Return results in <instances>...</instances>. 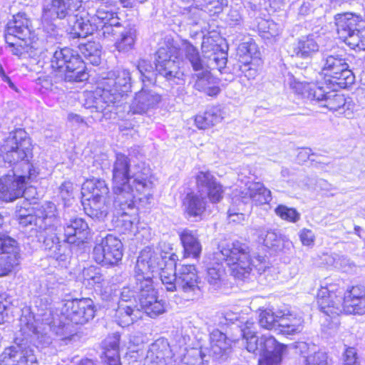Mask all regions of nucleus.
<instances>
[{
	"instance_id": "35",
	"label": "nucleus",
	"mask_w": 365,
	"mask_h": 365,
	"mask_svg": "<svg viewBox=\"0 0 365 365\" xmlns=\"http://www.w3.org/2000/svg\"><path fill=\"white\" fill-rule=\"evenodd\" d=\"M222 119L220 107L213 106L208 108L204 113L197 115L195 124L199 129H207L220 123Z\"/></svg>"
},
{
	"instance_id": "55",
	"label": "nucleus",
	"mask_w": 365,
	"mask_h": 365,
	"mask_svg": "<svg viewBox=\"0 0 365 365\" xmlns=\"http://www.w3.org/2000/svg\"><path fill=\"white\" fill-rule=\"evenodd\" d=\"M156 253L158 255V257L160 260H162V255L168 256L170 254L175 255L173 252V247L170 243H167L165 242H161L159 243L158 247L157 250L151 247Z\"/></svg>"
},
{
	"instance_id": "24",
	"label": "nucleus",
	"mask_w": 365,
	"mask_h": 365,
	"mask_svg": "<svg viewBox=\"0 0 365 365\" xmlns=\"http://www.w3.org/2000/svg\"><path fill=\"white\" fill-rule=\"evenodd\" d=\"M13 38L38 41L31 32V21L24 13L14 16L13 21H9L7 25L5 39L9 41Z\"/></svg>"
},
{
	"instance_id": "18",
	"label": "nucleus",
	"mask_w": 365,
	"mask_h": 365,
	"mask_svg": "<svg viewBox=\"0 0 365 365\" xmlns=\"http://www.w3.org/2000/svg\"><path fill=\"white\" fill-rule=\"evenodd\" d=\"M155 253V257H152L149 264H153L155 267L150 269L151 279L153 277V273L158 272L162 283L169 292L176 291V281L178 272H176V262L178 260L177 255L170 254L168 256L162 255V260H160L158 253H156L150 247H149ZM153 282V279H151Z\"/></svg>"
},
{
	"instance_id": "26",
	"label": "nucleus",
	"mask_w": 365,
	"mask_h": 365,
	"mask_svg": "<svg viewBox=\"0 0 365 365\" xmlns=\"http://www.w3.org/2000/svg\"><path fill=\"white\" fill-rule=\"evenodd\" d=\"M156 56V71L167 79L177 77L179 73V66L175 61L176 58L171 55L170 49L167 47H161L158 50Z\"/></svg>"
},
{
	"instance_id": "20",
	"label": "nucleus",
	"mask_w": 365,
	"mask_h": 365,
	"mask_svg": "<svg viewBox=\"0 0 365 365\" xmlns=\"http://www.w3.org/2000/svg\"><path fill=\"white\" fill-rule=\"evenodd\" d=\"M61 314L76 324H85L94 317L93 302L89 298L64 300L61 304Z\"/></svg>"
},
{
	"instance_id": "33",
	"label": "nucleus",
	"mask_w": 365,
	"mask_h": 365,
	"mask_svg": "<svg viewBox=\"0 0 365 365\" xmlns=\"http://www.w3.org/2000/svg\"><path fill=\"white\" fill-rule=\"evenodd\" d=\"M319 44L313 35L302 36L293 46V53L297 57L307 58L319 51Z\"/></svg>"
},
{
	"instance_id": "23",
	"label": "nucleus",
	"mask_w": 365,
	"mask_h": 365,
	"mask_svg": "<svg viewBox=\"0 0 365 365\" xmlns=\"http://www.w3.org/2000/svg\"><path fill=\"white\" fill-rule=\"evenodd\" d=\"M25 189V176H17L12 171L0 178V200L5 202H13L23 196Z\"/></svg>"
},
{
	"instance_id": "58",
	"label": "nucleus",
	"mask_w": 365,
	"mask_h": 365,
	"mask_svg": "<svg viewBox=\"0 0 365 365\" xmlns=\"http://www.w3.org/2000/svg\"><path fill=\"white\" fill-rule=\"evenodd\" d=\"M138 71L142 74V76H144L146 78H148L145 76V73H150L154 71V68L153 65L146 60H140L138 62V64L137 66Z\"/></svg>"
},
{
	"instance_id": "25",
	"label": "nucleus",
	"mask_w": 365,
	"mask_h": 365,
	"mask_svg": "<svg viewBox=\"0 0 365 365\" xmlns=\"http://www.w3.org/2000/svg\"><path fill=\"white\" fill-rule=\"evenodd\" d=\"M195 179L198 189L202 192H207L211 202L216 203L222 199L224 194L222 186L210 172L199 171Z\"/></svg>"
},
{
	"instance_id": "48",
	"label": "nucleus",
	"mask_w": 365,
	"mask_h": 365,
	"mask_svg": "<svg viewBox=\"0 0 365 365\" xmlns=\"http://www.w3.org/2000/svg\"><path fill=\"white\" fill-rule=\"evenodd\" d=\"M200 6H205L209 11L214 14L220 13L224 6L227 5V0H202Z\"/></svg>"
},
{
	"instance_id": "62",
	"label": "nucleus",
	"mask_w": 365,
	"mask_h": 365,
	"mask_svg": "<svg viewBox=\"0 0 365 365\" xmlns=\"http://www.w3.org/2000/svg\"><path fill=\"white\" fill-rule=\"evenodd\" d=\"M9 305V302L3 294H0V324L4 322L5 312Z\"/></svg>"
},
{
	"instance_id": "37",
	"label": "nucleus",
	"mask_w": 365,
	"mask_h": 365,
	"mask_svg": "<svg viewBox=\"0 0 365 365\" xmlns=\"http://www.w3.org/2000/svg\"><path fill=\"white\" fill-rule=\"evenodd\" d=\"M120 336L113 334L103 341L105 363L107 365H120L118 354Z\"/></svg>"
},
{
	"instance_id": "11",
	"label": "nucleus",
	"mask_w": 365,
	"mask_h": 365,
	"mask_svg": "<svg viewBox=\"0 0 365 365\" xmlns=\"http://www.w3.org/2000/svg\"><path fill=\"white\" fill-rule=\"evenodd\" d=\"M108 193V187L103 180H88L82 185L83 204L88 215L99 220L107 215L110 204Z\"/></svg>"
},
{
	"instance_id": "43",
	"label": "nucleus",
	"mask_w": 365,
	"mask_h": 365,
	"mask_svg": "<svg viewBox=\"0 0 365 365\" xmlns=\"http://www.w3.org/2000/svg\"><path fill=\"white\" fill-rule=\"evenodd\" d=\"M83 277L84 279L88 282V284L95 288H101L108 283L103 276L93 267L85 269L83 271Z\"/></svg>"
},
{
	"instance_id": "41",
	"label": "nucleus",
	"mask_w": 365,
	"mask_h": 365,
	"mask_svg": "<svg viewBox=\"0 0 365 365\" xmlns=\"http://www.w3.org/2000/svg\"><path fill=\"white\" fill-rule=\"evenodd\" d=\"M57 227L50 228L46 231H41V235L43 237V247L45 250L51 252V256L53 257H58L60 251V241L59 238L56 233Z\"/></svg>"
},
{
	"instance_id": "21",
	"label": "nucleus",
	"mask_w": 365,
	"mask_h": 365,
	"mask_svg": "<svg viewBox=\"0 0 365 365\" xmlns=\"http://www.w3.org/2000/svg\"><path fill=\"white\" fill-rule=\"evenodd\" d=\"M19 263L16 241L4 234H0V277L11 273Z\"/></svg>"
},
{
	"instance_id": "49",
	"label": "nucleus",
	"mask_w": 365,
	"mask_h": 365,
	"mask_svg": "<svg viewBox=\"0 0 365 365\" xmlns=\"http://www.w3.org/2000/svg\"><path fill=\"white\" fill-rule=\"evenodd\" d=\"M344 365H361L356 350L354 347H347L343 354Z\"/></svg>"
},
{
	"instance_id": "59",
	"label": "nucleus",
	"mask_w": 365,
	"mask_h": 365,
	"mask_svg": "<svg viewBox=\"0 0 365 365\" xmlns=\"http://www.w3.org/2000/svg\"><path fill=\"white\" fill-rule=\"evenodd\" d=\"M227 21L230 26H237L242 22V16L237 10H230L228 16Z\"/></svg>"
},
{
	"instance_id": "61",
	"label": "nucleus",
	"mask_w": 365,
	"mask_h": 365,
	"mask_svg": "<svg viewBox=\"0 0 365 365\" xmlns=\"http://www.w3.org/2000/svg\"><path fill=\"white\" fill-rule=\"evenodd\" d=\"M68 327L63 324L61 327H58L54 329V331L56 334L60 337L61 339H66L69 338L71 336V332L68 331Z\"/></svg>"
},
{
	"instance_id": "4",
	"label": "nucleus",
	"mask_w": 365,
	"mask_h": 365,
	"mask_svg": "<svg viewBox=\"0 0 365 365\" xmlns=\"http://www.w3.org/2000/svg\"><path fill=\"white\" fill-rule=\"evenodd\" d=\"M82 0H43L41 21L44 28L51 27L57 19L68 21L67 31L71 38H86L95 30V24L84 11H81Z\"/></svg>"
},
{
	"instance_id": "1",
	"label": "nucleus",
	"mask_w": 365,
	"mask_h": 365,
	"mask_svg": "<svg viewBox=\"0 0 365 365\" xmlns=\"http://www.w3.org/2000/svg\"><path fill=\"white\" fill-rule=\"evenodd\" d=\"M114 206L122 210V226L125 231L133 232L137 221L125 210H133L138 205L145 206L153 197L155 177L150 168L143 162L131 165L128 156L117 153L112 170Z\"/></svg>"
},
{
	"instance_id": "3",
	"label": "nucleus",
	"mask_w": 365,
	"mask_h": 365,
	"mask_svg": "<svg viewBox=\"0 0 365 365\" xmlns=\"http://www.w3.org/2000/svg\"><path fill=\"white\" fill-rule=\"evenodd\" d=\"M339 279L327 278L322 282L317 295L320 310L329 316L365 314V287L353 286L344 292Z\"/></svg>"
},
{
	"instance_id": "15",
	"label": "nucleus",
	"mask_w": 365,
	"mask_h": 365,
	"mask_svg": "<svg viewBox=\"0 0 365 365\" xmlns=\"http://www.w3.org/2000/svg\"><path fill=\"white\" fill-rule=\"evenodd\" d=\"M259 325L266 329H274L282 334L291 335L302 330L300 318L286 316L282 312H274L270 309L262 310L259 315Z\"/></svg>"
},
{
	"instance_id": "16",
	"label": "nucleus",
	"mask_w": 365,
	"mask_h": 365,
	"mask_svg": "<svg viewBox=\"0 0 365 365\" xmlns=\"http://www.w3.org/2000/svg\"><path fill=\"white\" fill-rule=\"evenodd\" d=\"M322 71L325 76L334 78L336 83L342 88L350 86L355 80L346 59L339 54H324L322 59Z\"/></svg>"
},
{
	"instance_id": "52",
	"label": "nucleus",
	"mask_w": 365,
	"mask_h": 365,
	"mask_svg": "<svg viewBox=\"0 0 365 365\" xmlns=\"http://www.w3.org/2000/svg\"><path fill=\"white\" fill-rule=\"evenodd\" d=\"M299 237L303 245H314L315 241V235L312 230L307 228L302 229L299 232Z\"/></svg>"
},
{
	"instance_id": "64",
	"label": "nucleus",
	"mask_w": 365,
	"mask_h": 365,
	"mask_svg": "<svg viewBox=\"0 0 365 365\" xmlns=\"http://www.w3.org/2000/svg\"><path fill=\"white\" fill-rule=\"evenodd\" d=\"M311 11H312V6H311L310 3L304 2L300 6V8L299 9V13L301 15L305 16V15H307L308 14H309L311 12Z\"/></svg>"
},
{
	"instance_id": "2",
	"label": "nucleus",
	"mask_w": 365,
	"mask_h": 365,
	"mask_svg": "<svg viewBox=\"0 0 365 365\" xmlns=\"http://www.w3.org/2000/svg\"><path fill=\"white\" fill-rule=\"evenodd\" d=\"M154 257L155 253L150 247H145L140 252L135 267V286L133 289L129 287H123L119 301L136 304L135 295L138 294L139 306L152 318L165 311V303L158 299L157 291L151 282L150 269L155 265L149 263Z\"/></svg>"
},
{
	"instance_id": "63",
	"label": "nucleus",
	"mask_w": 365,
	"mask_h": 365,
	"mask_svg": "<svg viewBox=\"0 0 365 365\" xmlns=\"http://www.w3.org/2000/svg\"><path fill=\"white\" fill-rule=\"evenodd\" d=\"M36 218H37V213L36 212L35 215H27L25 217L20 218L19 220V224H21L23 226H28L29 225H32L33 223L36 226Z\"/></svg>"
},
{
	"instance_id": "47",
	"label": "nucleus",
	"mask_w": 365,
	"mask_h": 365,
	"mask_svg": "<svg viewBox=\"0 0 365 365\" xmlns=\"http://www.w3.org/2000/svg\"><path fill=\"white\" fill-rule=\"evenodd\" d=\"M223 271L217 264L216 267H208L206 279L210 284L218 287L220 284Z\"/></svg>"
},
{
	"instance_id": "54",
	"label": "nucleus",
	"mask_w": 365,
	"mask_h": 365,
	"mask_svg": "<svg viewBox=\"0 0 365 365\" xmlns=\"http://www.w3.org/2000/svg\"><path fill=\"white\" fill-rule=\"evenodd\" d=\"M23 205L24 206L17 205L16 207V215L18 220H19L20 218L25 217L27 215L32 214L33 210L31 207V203L27 200L23 201Z\"/></svg>"
},
{
	"instance_id": "29",
	"label": "nucleus",
	"mask_w": 365,
	"mask_h": 365,
	"mask_svg": "<svg viewBox=\"0 0 365 365\" xmlns=\"http://www.w3.org/2000/svg\"><path fill=\"white\" fill-rule=\"evenodd\" d=\"M64 240L68 243H83L89 236L88 225L82 218L71 220L64 227Z\"/></svg>"
},
{
	"instance_id": "27",
	"label": "nucleus",
	"mask_w": 365,
	"mask_h": 365,
	"mask_svg": "<svg viewBox=\"0 0 365 365\" xmlns=\"http://www.w3.org/2000/svg\"><path fill=\"white\" fill-rule=\"evenodd\" d=\"M161 101V96L152 90L142 88L135 94L130 110L133 114H143L155 108Z\"/></svg>"
},
{
	"instance_id": "60",
	"label": "nucleus",
	"mask_w": 365,
	"mask_h": 365,
	"mask_svg": "<svg viewBox=\"0 0 365 365\" xmlns=\"http://www.w3.org/2000/svg\"><path fill=\"white\" fill-rule=\"evenodd\" d=\"M60 193L63 199L70 197L73 191V184L69 181H66L61 184L59 187Z\"/></svg>"
},
{
	"instance_id": "31",
	"label": "nucleus",
	"mask_w": 365,
	"mask_h": 365,
	"mask_svg": "<svg viewBox=\"0 0 365 365\" xmlns=\"http://www.w3.org/2000/svg\"><path fill=\"white\" fill-rule=\"evenodd\" d=\"M142 310L137 304L119 302L115 310V321L121 327H128L142 318Z\"/></svg>"
},
{
	"instance_id": "40",
	"label": "nucleus",
	"mask_w": 365,
	"mask_h": 365,
	"mask_svg": "<svg viewBox=\"0 0 365 365\" xmlns=\"http://www.w3.org/2000/svg\"><path fill=\"white\" fill-rule=\"evenodd\" d=\"M119 34L120 38L115 43L116 49L120 52H127L131 50L135 41V29L131 27L125 28L121 30Z\"/></svg>"
},
{
	"instance_id": "38",
	"label": "nucleus",
	"mask_w": 365,
	"mask_h": 365,
	"mask_svg": "<svg viewBox=\"0 0 365 365\" xmlns=\"http://www.w3.org/2000/svg\"><path fill=\"white\" fill-rule=\"evenodd\" d=\"M5 41L11 48V53L18 56H21L24 53H31L33 50L36 51L38 48V41L21 38H13L9 41L5 39Z\"/></svg>"
},
{
	"instance_id": "12",
	"label": "nucleus",
	"mask_w": 365,
	"mask_h": 365,
	"mask_svg": "<svg viewBox=\"0 0 365 365\" xmlns=\"http://www.w3.org/2000/svg\"><path fill=\"white\" fill-rule=\"evenodd\" d=\"M0 156L10 165L30 160L32 144L27 133L21 128L16 129L0 140Z\"/></svg>"
},
{
	"instance_id": "17",
	"label": "nucleus",
	"mask_w": 365,
	"mask_h": 365,
	"mask_svg": "<svg viewBox=\"0 0 365 365\" xmlns=\"http://www.w3.org/2000/svg\"><path fill=\"white\" fill-rule=\"evenodd\" d=\"M93 257L98 264L104 266L117 264L123 257V244L120 240L110 234L97 239Z\"/></svg>"
},
{
	"instance_id": "34",
	"label": "nucleus",
	"mask_w": 365,
	"mask_h": 365,
	"mask_svg": "<svg viewBox=\"0 0 365 365\" xmlns=\"http://www.w3.org/2000/svg\"><path fill=\"white\" fill-rule=\"evenodd\" d=\"M180 237L185 255L194 258L198 257L201 253L202 246L198 240L196 232L187 229L183 230L180 234Z\"/></svg>"
},
{
	"instance_id": "7",
	"label": "nucleus",
	"mask_w": 365,
	"mask_h": 365,
	"mask_svg": "<svg viewBox=\"0 0 365 365\" xmlns=\"http://www.w3.org/2000/svg\"><path fill=\"white\" fill-rule=\"evenodd\" d=\"M51 73L59 80L81 82L88 78L85 63L76 51L68 47L56 49L50 58Z\"/></svg>"
},
{
	"instance_id": "51",
	"label": "nucleus",
	"mask_w": 365,
	"mask_h": 365,
	"mask_svg": "<svg viewBox=\"0 0 365 365\" xmlns=\"http://www.w3.org/2000/svg\"><path fill=\"white\" fill-rule=\"evenodd\" d=\"M327 354L323 351L315 352L307 358V365H329Z\"/></svg>"
},
{
	"instance_id": "39",
	"label": "nucleus",
	"mask_w": 365,
	"mask_h": 365,
	"mask_svg": "<svg viewBox=\"0 0 365 365\" xmlns=\"http://www.w3.org/2000/svg\"><path fill=\"white\" fill-rule=\"evenodd\" d=\"M80 51L91 64L98 66L101 61V46L95 41H88L79 47Z\"/></svg>"
},
{
	"instance_id": "28",
	"label": "nucleus",
	"mask_w": 365,
	"mask_h": 365,
	"mask_svg": "<svg viewBox=\"0 0 365 365\" xmlns=\"http://www.w3.org/2000/svg\"><path fill=\"white\" fill-rule=\"evenodd\" d=\"M172 358L173 354L168 341L165 339H158L150 345L145 361L167 365L172 362Z\"/></svg>"
},
{
	"instance_id": "53",
	"label": "nucleus",
	"mask_w": 365,
	"mask_h": 365,
	"mask_svg": "<svg viewBox=\"0 0 365 365\" xmlns=\"http://www.w3.org/2000/svg\"><path fill=\"white\" fill-rule=\"evenodd\" d=\"M334 265L335 267L341 269L344 272H348L352 269L354 264L349 259L344 257L337 256L334 258Z\"/></svg>"
},
{
	"instance_id": "45",
	"label": "nucleus",
	"mask_w": 365,
	"mask_h": 365,
	"mask_svg": "<svg viewBox=\"0 0 365 365\" xmlns=\"http://www.w3.org/2000/svg\"><path fill=\"white\" fill-rule=\"evenodd\" d=\"M258 29L265 38L275 37L279 34L277 24L269 20L261 19L258 23Z\"/></svg>"
},
{
	"instance_id": "44",
	"label": "nucleus",
	"mask_w": 365,
	"mask_h": 365,
	"mask_svg": "<svg viewBox=\"0 0 365 365\" xmlns=\"http://www.w3.org/2000/svg\"><path fill=\"white\" fill-rule=\"evenodd\" d=\"M276 215L282 220L289 222H297L300 219V213L294 208L288 207L285 205H280L275 208Z\"/></svg>"
},
{
	"instance_id": "30",
	"label": "nucleus",
	"mask_w": 365,
	"mask_h": 365,
	"mask_svg": "<svg viewBox=\"0 0 365 365\" xmlns=\"http://www.w3.org/2000/svg\"><path fill=\"white\" fill-rule=\"evenodd\" d=\"M199 277L194 265H182L178 270L176 290L178 288L185 292H195L199 289Z\"/></svg>"
},
{
	"instance_id": "14",
	"label": "nucleus",
	"mask_w": 365,
	"mask_h": 365,
	"mask_svg": "<svg viewBox=\"0 0 365 365\" xmlns=\"http://www.w3.org/2000/svg\"><path fill=\"white\" fill-rule=\"evenodd\" d=\"M182 50L192 69L196 72L193 76L195 78V88L210 96L218 94L220 88L215 84V79L211 76L206 63L200 57L197 48L190 43L185 41Z\"/></svg>"
},
{
	"instance_id": "13",
	"label": "nucleus",
	"mask_w": 365,
	"mask_h": 365,
	"mask_svg": "<svg viewBox=\"0 0 365 365\" xmlns=\"http://www.w3.org/2000/svg\"><path fill=\"white\" fill-rule=\"evenodd\" d=\"M339 37L352 49L364 50L362 18L353 13L338 14L334 17Z\"/></svg>"
},
{
	"instance_id": "10",
	"label": "nucleus",
	"mask_w": 365,
	"mask_h": 365,
	"mask_svg": "<svg viewBox=\"0 0 365 365\" xmlns=\"http://www.w3.org/2000/svg\"><path fill=\"white\" fill-rule=\"evenodd\" d=\"M293 88L300 93L304 98L314 101L319 107L332 112L344 113L349 109L350 103L346 102L344 95L329 90L327 86H320L314 83L295 82L291 84Z\"/></svg>"
},
{
	"instance_id": "6",
	"label": "nucleus",
	"mask_w": 365,
	"mask_h": 365,
	"mask_svg": "<svg viewBox=\"0 0 365 365\" xmlns=\"http://www.w3.org/2000/svg\"><path fill=\"white\" fill-rule=\"evenodd\" d=\"M130 73L127 69L118 68L110 71L108 77L101 83V87H98L91 94L93 104L89 106L103 112L108 107L120 106L127 93L130 91Z\"/></svg>"
},
{
	"instance_id": "36",
	"label": "nucleus",
	"mask_w": 365,
	"mask_h": 365,
	"mask_svg": "<svg viewBox=\"0 0 365 365\" xmlns=\"http://www.w3.org/2000/svg\"><path fill=\"white\" fill-rule=\"evenodd\" d=\"M183 205L185 212L190 217H199L205 210V199L195 192L186 195L183 200Z\"/></svg>"
},
{
	"instance_id": "46",
	"label": "nucleus",
	"mask_w": 365,
	"mask_h": 365,
	"mask_svg": "<svg viewBox=\"0 0 365 365\" xmlns=\"http://www.w3.org/2000/svg\"><path fill=\"white\" fill-rule=\"evenodd\" d=\"M259 242L268 248L279 246L280 238L273 231H262L259 235Z\"/></svg>"
},
{
	"instance_id": "57",
	"label": "nucleus",
	"mask_w": 365,
	"mask_h": 365,
	"mask_svg": "<svg viewBox=\"0 0 365 365\" xmlns=\"http://www.w3.org/2000/svg\"><path fill=\"white\" fill-rule=\"evenodd\" d=\"M30 160L28 161H23L21 163L24 166V169L26 172L27 173V175H19V176H25V184L26 183V179H32L36 177L37 171L36 170L35 168L29 163Z\"/></svg>"
},
{
	"instance_id": "42",
	"label": "nucleus",
	"mask_w": 365,
	"mask_h": 365,
	"mask_svg": "<svg viewBox=\"0 0 365 365\" xmlns=\"http://www.w3.org/2000/svg\"><path fill=\"white\" fill-rule=\"evenodd\" d=\"M210 346L215 354H222L230 348L225 334L220 331H214L210 335Z\"/></svg>"
},
{
	"instance_id": "9",
	"label": "nucleus",
	"mask_w": 365,
	"mask_h": 365,
	"mask_svg": "<svg viewBox=\"0 0 365 365\" xmlns=\"http://www.w3.org/2000/svg\"><path fill=\"white\" fill-rule=\"evenodd\" d=\"M251 325H253V323L247 322L242 329L247 350L262 356L259 360V365H279L285 346L278 343L269 334H264L258 338L255 332L251 329Z\"/></svg>"
},
{
	"instance_id": "32",
	"label": "nucleus",
	"mask_w": 365,
	"mask_h": 365,
	"mask_svg": "<svg viewBox=\"0 0 365 365\" xmlns=\"http://www.w3.org/2000/svg\"><path fill=\"white\" fill-rule=\"evenodd\" d=\"M36 227L39 230L46 231L57 227L58 222L57 209L54 203L46 202L36 211Z\"/></svg>"
},
{
	"instance_id": "5",
	"label": "nucleus",
	"mask_w": 365,
	"mask_h": 365,
	"mask_svg": "<svg viewBox=\"0 0 365 365\" xmlns=\"http://www.w3.org/2000/svg\"><path fill=\"white\" fill-rule=\"evenodd\" d=\"M218 250L228 267V271L235 278H247L253 269L262 274L272 268L265 256L254 255L251 257L249 247L240 241H222L218 245Z\"/></svg>"
},
{
	"instance_id": "50",
	"label": "nucleus",
	"mask_w": 365,
	"mask_h": 365,
	"mask_svg": "<svg viewBox=\"0 0 365 365\" xmlns=\"http://www.w3.org/2000/svg\"><path fill=\"white\" fill-rule=\"evenodd\" d=\"M182 365H205L201 351L194 349L191 354L185 356Z\"/></svg>"
},
{
	"instance_id": "22",
	"label": "nucleus",
	"mask_w": 365,
	"mask_h": 365,
	"mask_svg": "<svg viewBox=\"0 0 365 365\" xmlns=\"http://www.w3.org/2000/svg\"><path fill=\"white\" fill-rule=\"evenodd\" d=\"M0 365H38L33 350L21 344L6 348L0 355Z\"/></svg>"
},
{
	"instance_id": "8",
	"label": "nucleus",
	"mask_w": 365,
	"mask_h": 365,
	"mask_svg": "<svg viewBox=\"0 0 365 365\" xmlns=\"http://www.w3.org/2000/svg\"><path fill=\"white\" fill-rule=\"evenodd\" d=\"M272 200L271 191L259 182H246L242 190H235L232 192V205L227 211L228 219L235 223L245 220L242 212L249 202L255 205L269 203Z\"/></svg>"
},
{
	"instance_id": "56",
	"label": "nucleus",
	"mask_w": 365,
	"mask_h": 365,
	"mask_svg": "<svg viewBox=\"0 0 365 365\" xmlns=\"http://www.w3.org/2000/svg\"><path fill=\"white\" fill-rule=\"evenodd\" d=\"M202 49L204 53L215 52L218 49L217 43H214V40L210 36H205L202 43Z\"/></svg>"
},
{
	"instance_id": "19",
	"label": "nucleus",
	"mask_w": 365,
	"mask_h": 365,
	"mask_svg": "<svg viewBox=\"0 0 365 365\" xmlns=\"http://www.w3.org/2000/svg\"><path fill=\"white\" fill-rule=\"evenodd\" d=\"M98 36L107 40H112L120 34L122 25L116 13L106 5H101L96 14L92 16Z\"/></svg>"
}]
</instances>
